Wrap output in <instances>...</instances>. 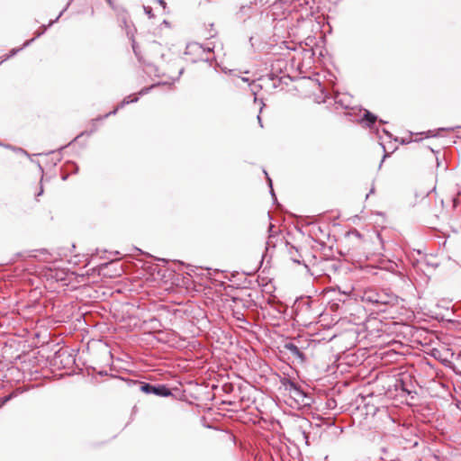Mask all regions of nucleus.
I'll return each mask as SVG.
<instances>
[{"instance_id": "obj_37", "label": "nucleus", "mask_w": 461, "mask_h": 461, "mask_svg": "<svg viewBox=\"0 0 461 461\" xmlns=\"http://www.w3.org/2000/svg\"><path fill=\"white\" fill-rule=\"evenodd\" d=\"M42 192H43V190H42V188H41V191H40V193L38 194V195H41V194H42Z\"/></svg>"}, {"instance_id": "obj_17", "label": "nucleus", "mask_w": 461, "mask_h": 461, "mask_svg": "<svg viewBox=\"0 0 461 461\" xmlns=\"http://www.w3.org/2000/svg\"><path fill=\"white\" fill-rule=\"evenodd\" d=\"M265 174L267 175V172H265ZM267 177L268 185H269V187H270V194H271V195H272V197L274 199H276V194H275L274 190H273V187H272V180H271L270 177H268V176H267Z\"/></svg>"}, {"instance_id": "obj_39", "label": "nucleus", "mask_w": 461, "mask_h": 461, "mask_svg": "<svg viewBox=\"0 0 461 461\" xmlns=\"http://www.w3.org/2000/svg\"><path fill=\"white\" fill-rule=\"evenodd\" d=\"M109 354H110L111 357L113 358V353L110 351Z\"/></svg>"}, {"instance_id": "obj_4", "label": "nucleus", "mask_w": 461, "mask_h": 461, "mask_svg": "<svg viewBox=\"0 0 461 461\" xmlns=\"http://www.w3.org/2000/svg\"><path fill=\"white\" fill-rule=\"evenodd\" d=\"M317 267L322 272V275L330 276L341 268V264L334 258H324L318 262Z\"/></svg>"}, {"instance_id": "obj_11", "label": "nucleus", "mask_w": 461, "mask_h": 461, "mask_svg": "<svg viewBox=\"0 0 461 461\" xmlns=\"http://www.w3.org/2000/svg\"><path fill=\"white\" fill-rule=\"evenodd\" d=\"M395 387L396 389L401 388L403 392H407L408 393H411V391L406 387L404 382L402 379L396 380Z\"/></svg>"}, {"instance_id": "obj_9", "label": "nucleus", "mask_w": 461, "mask_h": 461, "mask_svg": "<svg viewBox=\"0 0 461 461\" xmlns=\"http://www.w3.org/2000/svg\"><path fill=\"white\" fill-rule=\"evenodd\" d=\"M119 109H122V108L119 107V104H118L112 112L104 114V116H100V117H97L96 119L93 120V124L95 125L96 122L105 119V118L109 117L110 115L116 114Z\"/></svg>"}, {"instance_id": "obj_29", "label": "nucleus", "mask_w": 461, "mask_h": 461, "mask_svg": "<svg viewBox=\"0 0 461 461\" xmlns=\"http://www.w3.org/2000/svg\"><path fill=\"white\" fill-rule=\"evenodd\" d=\"M240 79H241L242 81H244V82H249V78H247V77H240Z\"/></svg>"}, {"instance_id": "obj_26", "label": "nucleus", "mask_w": 461, "mask_h": 461, "mask_svg": "<svg viewBox=\"0 0 461 461\" xmlns=\"http://www.w3.org/2000/svg\"><path fill=\"white\" fill-rule=\"evenodd\" d=\"M383 131H384L386 135H388L389 137H391V133H390L389 131H387L385 129H384V130H383Z\"/></svg>"}, {"instance_id": "obj_2", "label": "nucleus", "mask_w": 461, "mask_h": 461, "mask_svg": "<svg viewBox=\"0 0 461 461\" xmlns=\"http://www.w3.org/2000/svg\"><path fill=\"white\" fill-rule=\"evenodd\" d=\"M363 299L373 305L371 310L376 313H380V310L390 304L392 300L397 301V295L387 293H366Z\"/></svg>"}, {"instance_id": "obj_1", "label": "nucleus", "mask_w": 461, "mask_h": 461, "mask_svg": "<svg viewBox=\"0 0 461 461\" xmlns=\"http://www.w3.org/2000/svg\"><path fill=\"white\" fill-rule=\"evenodd\" d=\"M432 357L446 366H454L461 363V351L459 348H429Z\"/></svg>"}, {"instance_id": "obj_25", "label": "nucleus", "mask_w": 461, "mask_h": 461, "mask_svg": "<svg viewBox=\"0 0 461 461\" xmlns=\"http://www.w3.org/2000/svg\"><path fill=\"white\" fill-rule=\"evenodd\" d=\"M293 261H294V263H297V264H300V263H301V262H300V260H299V259H297V258H293Z\"/></svg>"}, {"instance_id": "obj_14", "label": "nucleus", "mask_w": 461, "mask_h": 461, "mask_svg": "<svg viewBox=\"0 0 461 461\" xmlns=\"http://www.w3.org/2000/svg\"><path fill=\"white\" fill-rule=\"evenodd\" d=\"M23 48H24L23 46L20 49H13L11 51H10V54L7 55L0 63H2L3 61L6 60L7 59H9L10 57H13L14 55H15L17 52H19Z\"/></svg>"}, {"instance_id": "obj_34", "label": "nucleus", "mask_w": 461, "mask_h": 461, "mask_svg": "<svg viewBox=\"0 0 461 461\" xmlns=\"http://www.w3.org/2000/svg\"><path fill=\"white\" fill-rule=\"evenodd\" d=\"M273 227H274V225H273V224H270V225H269V231H271V230H272V228H273Z\"/></svg>"}, {"instance_id": "obj_31", "label": "nucleus", "mask_w": 461, "mask_h": 461, "mask_svg": "<svg viewBox=\"0 0 461 461\" xmlns=\"http://www.w3.org/2000/svg\"><path fill=\"white\" fill-rule=\"evenodd\" d=\"M258 122H259L260 126L262 127L261 118H260L259 115H258Z\"/></svg>"}, {"instance_id": "obj_36", "label": "nucleus", "mask_w": 461, "mask_h": 461, "mask_svg": "<svg viewBox=\"0 0 461 461\" xmlns=\"http://www.w3.org/2000/svg\"><path fill=\"white\" fill-rule=\"evenodd\" d=\"M183 71H184V68H181L179 71V76L183 73Z\"/></svg>"}, {"instance_id": "obj_3", "label": "nucleus", "mask_w": 461, "mask_h": 461, "mask_svg": "<svg viewBox=\"0 0 461 461\" xmlns=\"http://www.w3.org/2000/svg\"><path fill=\"white\" fill-rule=\"evenodd\" d=\"M403 300L397 296V301L392 300L390 304L380 310L385 319H398L403 312Z\"/></svg>"}, {"instance_id": "obj_21", "label": "nucleus", "mask_w": 461, "mask_h": 461, "mask_svg": "<svg viewBox=\"0 0 461 461\" xmlns=\"http://www.w3.org/2000/svg\"><path fill=\"white\" fill-rule=\"evenodd\" d=\"M353 233H354L357 238H360V237H361L360 232H359V231H357V230H355L353 231Z\"/></svg>"}, {"instance_id": "obj_6", "label": "nucleus", "mask_w": 461, "mask_h": 461, "mask_svg": "<svg viewBox=\"0 0 461 461\" xmlns=\"http://www.w3.org/2000/svg\"><path fill=\"white\" fill-rule=\"evenodd\" d=\"M70 2H68L67 4V5L64 7V9L59 13V14L58 15V17L53 20V21H50V23L48 25H42L41 27V29L39 31H37L35 32V37L29 40V41H26L24 43H23V47H28L36 38H39L41 37L42 34L45 33V32L47 31L48 27L51 26L54 23H56L60 17L61 15L67 11V9L68 8V5H69Z\"/></svg>"}, {"instance_id": "obj_8", "label": "nucleus", "mask_w": 461, "mask_h": 461, "mask_svg": "<svg viewBox=\"0 0 461 461\" xmlns=\"http://www.w3.org/2000/svg\"><path fill=\"white\" fill-rule=\"evenodd\" d=\"M138 100H139L138 96H134L133 98H131V95H129V96L123 98V100L119 104V107L123 108L125 105H127L129 104L138 102Z\"/></svg>"}, {"instance_id": "obj_23", "label": "nucleus", "mask_w": 461, "mask_h": 461, "mask_svg": "<svg viewBox=\"0 0 461 461\" xmlns=\"http://www.w3.org/2000/svg\"><path fill=\"white\" fill-rule=\"evenodd\" d=\"M387 156H388V154L384 155V158H383V159H382V161H381V163H380V165H379V167H381L382 163L384 162V160L385 159V158H386Z\"/></svg>"}, {"instance_id": "obj_22", "label": "nucleus", "mask_w": 461, "mask_h": 461, "mask_svg": "<svg viewBox=\"0 0 461 461\" xmlns=\"http://www.w3.org/2000/svg\"><path fill=\"white\" fill-rule=\"evenodd\" d=\"M158 2L165 7L166 2L164 0H158Z\"/></svg>"}, {"instance_id": "obj_7", "label": "nucleus", "mask_w": 461, "mask_h": 461, "mask_svg": "<svg viewBox=\"0 0 461 461\" xmlns=\"http://www.w3.org/2000/svg\"><path fill=\"white\" fill-rule=\"evenodd\" d=\"M377 121V116L368 110H365L361 122L367 128L372 129Z\"/></svg>"}, {"instance_id": "obj_10", "label": "nucleus", "mask_w": 461, "mask_h": 461, "mask_svg": "<svg viewBox=\"0 0 461 461\" xmlns=\"http://www.w3.org/2000/svg\"><path fill=\"white\" fill-rule=\"evenodd\" d=\"M152 393L157 395H164V396L170 394V392L168 391V389H167L164 386L156 387V390H153Z\"/></svg>"}, {"instance_id": "obj_33", "label": "nucleus", "mask_w": 461, "mask_h": 461, "mask_svg": "<svg viewBox=\"0 0 461 461\" xmlns=\"http://www.w3.org/2000/svg\"><path fill=\"white\" fill-rule=\"evenodd\" d=\"M285 346L292 347V346H294V344H292V343H286Z\"/></svg>"}, {"instance_id": "obj_27", "label": "nucleus", "mask_w": 461, "mask_h": 461, "mask_svg": "<svg viewBox=\"0 0 461 461\" xmlns=\"http://www.w3.org/2000/svg\"><path fill=\"white\" fill-rule=\"evenodd\" d=\"M107 4L111 6H113V0H105Z\"/></svg>"}, {"instance_id": "obj_24", "label": "nucleus", "mask_w": 461, "mask_h": 461, "mask_svg": "<svg viewBox=\"0 0 461 461\" xmlns=\"http://www.w3.org/2000/svg\"><path fill=\"white\" fill-rule=\"evenodd\" d=\"M440 131H445V130H447V131H453L454 128H441L439 129Z\"/></svg>"}, {"instance_id": "obj_13", "label": "nucleus", "mask_w": 461, "mask_h": 461, "mask_svg": "<svg viewBox=\"0 0 461 461\" xmlns=\"http://www.w3.org/2000/svg\"><path fill=\"white\" fill-rule=\"evenodd\" d=\"M380 354H381V355H384V352H382V353H380ZM397 354H398V353H397L395 350H393V349H392V350H390V351H388V352H386V353H385L386 357H389L390 358H392V359H389V361H393V360H394V357L397 356Z\"/></svg>"}, {"instance_id": "obj_18", "label": "nucleus", "mask_w": 461, "mask_h": 461, "mask_svg": "<svg viewBox=\"0 0 461 461\" xmlns=\"http://www.w3.org/2000/svg\"><path fill=\"white\" fill-rule=\"evenodd\" d=\"M154 86H150V87H144V88H142V89L140 91L139 95H143L148 94V93H149V89H150V88H152V87H154Z\"/></svg>"}, {"instance_id": "obj_16", "label": "nucleus", "mask_w": 461, "mask_h": 461, "mask_svg": "<svg viewBox=\"0 0 461 461\" xmlns=\"http://www.w3.org/2000/svg\"><path fill=\"white\" fill-rule=\"evenodd\" d=\"M292 353L295 356H298L300 358L303 359V354L300 352L299 348H288Z\"/></svg>"}, {"instance_id": "obj_19", "label": "nucleus", "mask_w": 461, "mask_h": 461, "mask_svg": "<svg viewBox=\"0 0 461 461\" xmlns=\"http://www.w3.org/2000/svg\"><path fill=\"white\" fill-rule=\"evenodd\" d=\"M144 11H145V13H146L149 17H152V16H153L151 7H149V6H144Z\"/></svg>"}, {"instance_id": "obj_32", "label": "nucleus", "mask_w": 461, "mask_h": 461, "mask_svg": "<svg viewBox=\"0 0 461 461\" xmlns=\"http://www.w3.org/2000/svg\"><path fill=\"white\" fill-rule=\"evenodd\" d=\"M436 160H437V165H438V166H439V164H440V161H439V159H438V157L436 158Z\"/></svg>"}, {"instance_id": "obj_30", "label": "nucleus", "mask_w": 461, "mask_h": 461, "mask_svg": "<svg viewBox=\"0 0 461 461\" xmlns=\"http://www.w3.org/2000/svg\"><path fill=\"white\" fill-rule=\"evenodd\" d=\"M338 97H339V96H336V97H335V103H336V104H340V100H339V99H338Z\"/></svg>"}, {"instance_id": "obj_15", "label": "nucleus", "mask_w": 461, "mask_h": 461, "mask_svg": "<svg viewBox=\"0 0 461 461\" xmlns=\"http://www.w3.org/2000/svg\"><path fill=\"white\" fill-rule=\"evenodd\" d=\"M13 395L9 394L0 399V408H2L8 401L12 399Z\"/></svg>"}, {"instance_id": "obj_40", "label": "nucleus", "mask_w": 461, "mask_h": 461, "mask_svg": "<svg viewBox=\"0 0 461 461\" xmlns=\"http://www.w3.org/2000/svg\"><path fill=\"white\" fill-rule=\"evenodd\" d=\"M400 346H401V347H403V346H405V345H404V344H402V343H400Z\"/></svg>"}, {"instance_id": "obj_38", "label": "nucleus", "mask_w": 461, "mask_h": 461, "mask_svg": "<svg viewBox=\"0 0 461 461\" xmlns=\"http://www.w3.org/2000/svg\"><path fill=\"white\" fill-rule=\"evenodd\" d=\"M56 355L60 356V350L57 351V352H56Z\"/></svg>"}, {"instance_id": "obj_35", "label": "nucleus", "mask_w": 461, "mask_h": 461, "mask_svg": "<svg viewBox=\"0 0 461 461\" xmlns=\"http://www.w3.org/2000/svg\"><path fill=\"white\" fill-rule=\"evenodd\" d=\"M420 346H421V347L429 346V344H428V343H424V344H423V343H420Z\"/></svg>"}, {"instance_id": "obj_5", "label": "nucleus", "mask_w": 461, "mask_h": 461, "mask_svg": "<svg viewBox=\"0 0 461 461\" xmlns=\"http://www.w3.org/2000/svg\"><path fill=\"white\" fill-rule=\"evenodd\" d=\"M281 384L285 391H288L294 398H301L304 396L303 391L294 382L288 378H283Z\"/></svg>"}, {"instance_id": "obj_28", "label": "nucleus", "mask_w": 461, "mask_h": 461, "mask_svg": "<svg viewBox=\"0 0 461 461\" xmlns=\"http://www.w3.org/2000/svg\"><path fill=\"white\" fill-rule=\"evenodd\" d=\"M374 193H375V186L373 185V186L371 187V189H370L369 194H374Z\"/></svg>"}, {"instance_id": "obj_12", "label": "nucleus", "mask_w": 461, "mask_h": 461, "mask_svg": "<svg viewBox=\"0 0 461 461\" xmlns=\"http://www.w3.org/2000/svg\"><path fill=\"white\" fill-rule=\"evenodd\" d=\"M141 390L145 393H152L153 390H156V387L151 385V384H145L144 385L141 386Z\"/></svg>"}, {"instance_id": "obj_20", "label": "nucleus", "mask_w": 461, "mask_h": 461, "mask_svg": "<svg viewBox=\"0 0 461 461\" xmlns=\"http://www.w3.org/2000/svg\"><path fill=\"white\" fill-rule=\"evenodd\" d=\"M132 49H133V51H134L135 55L137 57H139V54H138V51H137V49H136V46H135V41H133V43H132Z\"/></svg>"}]
</instances>
